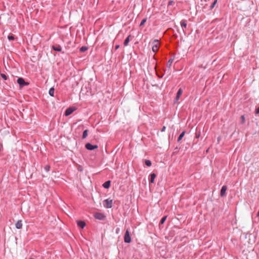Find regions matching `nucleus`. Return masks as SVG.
<instances>
[{
    "label": "nucleus",
    "mask_w": 259,
    "mask_h": 259,
    "mask_svg": "<svg viewBox=\"0 0 259 259\" xmlns=\"http://www.w3.org/2000/svg\"><path fill=\"white\" fill-rule=\"evenodd\" d=\"M85 148L88 150L92 151L97 149L98 146L97 145H92L90 143H87L85 145Z\"/></svg>",
    "instance_id": "423d86ee"
},
{
    "label": "nucleus",
    "mask_w": 259,
    "mask_h": 259,
    "mask_svg": "<svg viewBox=\"0 0 259 259\" xmlns=\"http://www.w3.org/2000/svg\"><path fill=\"white\" fill-rule=\"evenodd\" d=\"M180 24H181V27H182L183 28V32L185 33V30H184V28H186L187 27V21L186 20H182L181 22H180Z\"/></svg>",
    "instance_id": "4468645a"
},
{
    "label": "nucleus",
    "mask_w": 259,
    "mask_h": 259,
    "mask_svg": "<svg viewBox=\"0 0 259 259\" xmlns=\"http://www.w3.org/2000/svg\"><path fill=\"white\" fill-rule=\"evenodd\" d=\"M156 177V175L155 173H151L149 175V184L153 183L154 182V180Z\"/></svg>",
    "instance_id": "f8f14e48"
},
{
    "label": "nucleus",
    "mask_w": 259,
    "mask_h": 259,
    "mask_svg": "<svg viewBox=\"0 0 259 259\" xmlns=\"http://www.w3.org/2000/svg\"><path fill=\"white\" fill-rule=\"evenodd\" d=\"M1 76L3 79L6 80L8 79V76L4 73H1Z\"/></svg>",
    "instance_id": "bb28decb"
},
{
    "label": "nucleus",
    "mask_w": 259,
    "mask_h": 259,
    "mask_svg": "<svg viewBox=\"0 0 259 259\" xmlns=\"http://www.w3.org/2000/svg\"><path fill=\"white\" fill-rule=\"evenodd\" d=\"M44 168H45V170L46 171H47V172H48V171H49V170H50V165H46V166H45Z\"/></svg>",
    "instance_id": "c756f323"
},
{
    "label": "nucleus",
    "mask_w": 259,
    "mask_h": 259,
    "mask_svg": "<svg viewBox=\"0 0 259 259\" xmlns=\"http://www.w3.org/2000/svg\"><path fill=\"white\" fill-rule=\"evenodd\" d=\"M259 113V106L255 109V114H258Z\"/></svg>",
    "instance_id": "473e14b6"
},
{
    "label": "nucleus",
    "mask_w": 259,
    "mask_h": 259,
    "mask_svg": "<svg viewBox=\"0 0 259 259\" xmlns=\"http://www.w3.org/2000/svg\"><path fill=\"white\" fill-rule=\"evenodd\" d=\"M175 3L174 1H169L168 3V7L172 5Z\"/></svg>",
    "instance_id": "2f4dec72"
},
{
    "label": "nucleus",
    "mask_w": 259,
    "mask_h": 259,
    "mask_svg": "<svg viewBox=\"0 0 259 259\" xmlns=\"http://www.w3.org/2000/svg\"><path fill=\"white\" fill-rule=\"evenodd\" d=\"M94 216L96 219L101 221L104 220L106 218L105 215L101 212H96Z\"/></svg>",
    "instance_id": "20e7f679"
},
{
    "label": "nucleus",
    "mask_w": 259,
    "mask_h": 259,
    "mask_svg": "<svg viewBox=\"0 0 259 259\" xmlns=\"http://www.w3.org/2000/svg\"><path fill=\"white\" fill-rule=\"evenodd\" d=\"M165 129H166V127L165 126H163L161 130V132H164Z\"/></svg>",
    "instance_id": "f704fd0d"
},
{
    "label": "nucleus",
    "mask_w": 259,
    "mask_h": 259,
    "mask_svg": "<svg viewBox=\"0 0 259 259\" xmlns=\"http://www.w3.org/2000/svg\"><path fill=\"white\" fill-rule=\"evenodd\" d=\"M77 169L79 171H82L83 170V168L81 165H78Z\"/></svg>",
    "instance_id": "7c9ffc66"
},
{
    "label": "nucleus",
    "mask_w": 259,
    "mask_h": 259,
    "mask_svg": "<svg viewBox=\"0 0 259 259\" xmlns=\"http://www.w3.org/2000/svg\"><path fill=\"white\" fill-rule=\"evenodd\" d=\"M111 183V181H107L103 184V187L105 189H108L110 187Z\"/></svg>",
    "instance_id": "2eb2a0df"
},
{
    "label": "nucleus",
    "mask_w": 259,
    "mask_h": 259,
    "mask_svg": "<svg viewBox=\"0 0 259 259\" xmlns=\"http://www.w3.org/2000/svg\"><path fill=\"white\" fill-rule=\"evenodd\" d=\"M245 122V117L244 115H242L240 117V122L241 124H244Z\"/></svg>",
    "instance_id": "5701e85b"
},
{
    "label": "nucleus",
    "mask_w": 259,
    "mask_h": 259,
    "mask_svg": "<svg viewBox=\"0 0 259 259\" xmlns=\"http://www.w3.org/2000/svg\"><path fill=\"white\" fill-rule=\"evenodd\" d=\"M2 150H3V145L0 144V152L2 151Z\"/></svg>",
    "instance_id": "e433bc0d"
},
{
    "label": "nucleus",
    "mask_w": 259,
    "mask_h": 259,
    "mask_svg": "<svg viewBox=\"0 0 259 259\" xmlns=\"http://www.w3.org/2000/svg\"><path fill=\"white\" fill-rule=\"evenodd\" d=\"M175 149H179V148H178V147H176V148H175Z\"/></svg>",
    "instance_id": "4c0bfd02"
},
{
    "label": "nucleus",
    "mask_w": 259,
    "mask_h": 259,
    "mask_svg": "<svg viewBox=\"0 0 259 259\" xmlns=\"http://www.w3.org/2000/svg\"><path fill=\"white\" fill-rule=\"evenodd\" d=\"M154 69L155 70L156 75L160 78H162L164 75L163 72L160 69H158L156 65L155 66Z\"/></svg>",
    "instance_id": "1a4fd4ad"
},
{
    "label": "nucleus",
    "mask_w": 259,
    "mask_h": 259,
    "mask_svg": "<svg viewBox=\"0 0 259 259\" xmlns=\"http://www.w3.org/2000/svg\"><path fill=\"white\" fill-rule=\"evenodd\" d=\"M8 38L9 40H13L15 39V37H14V36L12 34L11 35H9L8 36Z\"/></svg>",
    "instance_id": "c85d7f7f"
},
{
    "label": "nucleus",
    "mask_w": 259,
    "mask_h": 259,
    "mask_svg": "<svg viewBox=\"0 0 259 259\" xmlns=\"http://www.w3.org/2000/svg\"><path fill=\"white\" fill-rule=\"evenodd\" d=\"M218 0H214L210 6V10H212L217 3Z\"/></svg>",
    "instance_id": "a878e982"
},
{
    "label": "nucleus",
    "mask_w": 259,
    "mask_h": 259,
    "mask_svg": "<svg viewBox=\"0 0 259 259\" xmlns=\"http://www.w3.org/2000/svg\"><path fill=\"white\" fill-rule=\"evenodd\" d=\"M152 51L154 53H157L160 47V43L158 39H154L152 44Z\"/></svg>",
    "instance_id": "f257e3e1"
},
{
    "label": "nucleus",
    "mask_w": 259,
    "mask_h": 259,
    "mask_svg": "<svg viewBox=\"0 0 259 259\" xmlns=\"http://www.w3.org/2000/svg\"><path fill=\"white\" fill-rule=\"evenodd\" d=\"M153 57H154V58L155 59H155V55H154V56H153Z\"/></svg>",
    "instance_id": "58836bf2"
},
{
    "label": "nucleus",
    "mask_w": 259,
    "mask_h": 259,
    "mask_svg": "<svg viewBox=\"0 0 259 259\" xmlns=\"http://www.w3.org/2000/svg\"><path fill=\"white\" fill-rule=\"evenodd\" d=\"M146 21H147V18H144V19H143L141 21V23H140V26H142L144 25L145 24V23H146Z\"/></svg>",
    "instance_id": "cd10ccee"
},
{
    "label": "nucleus",
    "mask_w": 259,
    "mask_h": 259,
    "mask_svg": "<svg viewBox=\"0 0 259 259\" xmlns=\"http://www.w3.org/2000/svg\"><path fill=\"white\" fill-rule=\"evenodd\" d=\"M124 241L126 243H130L131 242V237L128 230L126 231L124 234Z\"/></svg>",
    "instance_id": "39448f33"
},
{
    "label": "nucleus",
    "mask_w": 259,
    "mask_h": 259,
    "mask_svg": "<svg viewBox=\"0 0 259 259\" xmlns=\"http://www.w3.org/2000/svg\"><path fill=\"white\" fill-rule=\"evenodd\" d=\"M120 232V229L119 228H116L115 232L116 234H118Z\"/></svg>",
    "instance_id": "72a5a7b5"
},
{
    "label": "nucleus",
    "mask_w": 259,
    "mask_h": 259,
    "mask_svg": "<svg viewBox=\"0 0 259 259\" xmlns=\"http://www.w3.org/2000/svg\"><path fill=\"white\" fill-rule=\"evenodd\" d=\"M54 91L55 89L53 87L50 89L49 91V94L51 97H54Z\"/></svg>",
    "instance_id": "aec40b11"
},
{
    "label": "nucleus",
    "mask_w": 259,
    "mask_h": 259,
    "mask_svg": "<svg viewBox=\"0 0 259 259\" xmlns=\"http://www.w3.org/2000/svg\"><path fill=\"white\" fill-rule=\"evenodd\" d=\"M76 108L73 107H70L66 109L65 112V115L67 116L71 114L75 110Z\"/></svg>",
    "instance_id": "6e6552de"
},
{
    "label": "nucleus",
    "mask_w": 259,
    "mask_h": 259,
    "mask_svg": "<svg viewBox=\"0 0 259 259\" xmlns=\"http://www.w3.org/2000/svg\"><path fill=\"white\" fill-rule=\"evenodd\" d=\"M174 60V57L171 58L169 59V60L168 61V62L166 64L167 67L170 68L171 67V64L172 63Z\"/></svg>",
    "instance_id": "a211bd4d"
},
{
    "label": "nucleus",
    "mask_w": 259,
    "mask_h": 259,
    "mask_svg": "<svg viewBox=\"0 0 259 259\" xmlns=\"http://www.w3.org/2000/svg\"><path fill=\"white\" fill-rule=\"evenodd\" d=\"M77 225L79 227L83 229L86 226V223L83 221L79 220L77 221Z\"/></svg>",
    "instance_id": "ddd939ff"
},
{
    "label": "nucleus",
    "mask_w": 259,
    "mask_h": 259,
    "mask_svg": "<svg viewBox=\"0 0 259 259\" xmlns=\"http://www.w3.org/2000/svg\"><path fill=\"white\" fill-rule=\"evenodd\" d=\"M227 189V186L226 185H224L221 189L220 192V195L221 197H223L226 196V192Z\"/></svg>",
    "instance_id": "9b49d317"
},
{
    "label": "nucleus",
    "mask_w": 259,
    "mask_h": 259,
    "mask_svg": "<svg viewBox=\"0 0 259 259\" xmlns=\"http://www.w3.org/2000/svg\"><path fill=\"white\" fill-rule=\"evenodd\" d=\"M88 135V130H85L83 132V134H82V139H85L87 137Z\"/></svg>",
    "instance_id": "4be33fe9"
},
{
    "label": "nucleus",
    "mask_w": 259,
    "mask_h": 259,
    "mask_svg": "<svg viewBox=\"0 0 259 259\" xmlns=\"http://www.w3.org/2000/svg\"><path fill=\"white\" fill-rule=\"evenodd\" d=\"M29 259H34L33 258L30 257Z\"/></svg>",
    "instance_id": "ea45409f"
},
{
    "label": "nucleus",
    "mask_w": 259,
    "mask_h": 259,
    "mask_svg": "<svg viewBox=\"0 0 259 259\" xmlns=\"http://www.w3.org/2000/svg\"><path fill=\"white\" fill-rule=\"evenodd\" d=\"M119 47H120V46L119 45H115V50H117L119 48Z\"/></svg>",
    "instance_id": "c9c22d12"
},
{
    "label": "nucleus",
    "mask_w": 259,
    "mask_h": 259,
    "mask_svg": "<svg viewBox=\"0 0 259 259\" xmlns=\"http://www.w3.org/2000/svg\"><path fill=\"white\" fill-rule=\"evenodd\" d=\"M167 216L165 215V216L161 218V219L159 222V226H160L161 225H162L164 223L165 221H166V220L167 219Z\"/></svg>",
    "instance_id": "412c9836"
},
{
    "label": "nucleus",
    "mask_w": 259,
    "mask_h": 259,
    "mask_svg": "<svg viewBox=\"0 0 259 259\" xmlns=\"http://www.w3.org/2000/svg\"><path fill=\"white\" fill-rule=\"evenodd\" d=\"M104 206L106 208H111L112 207V200L105 199L103 202Z\"/></svg>",
    "instance_id": "7ed1b4c3"
},
{
    "label": "nucleus",
    "mask_w": 259,
    "mask_h": 259,
    "mask_svg": "<svg viewBox=\"0 0 259 259\" xmlns=\"http://www.w3.org/2000/svg\"><path fill=\"white\" fill-rule=\"evenodd\" d=\"M88 47H85V46H82L81 47L80 49H79V51L81 53H83V52H85L87 50H88Z\"/></svg>",
    "instance_id": "b1692460"
},
{
    "label": "nucleus",
    "mask_w": 259,
    "mask_h": 259,
    "mask_svg": "<svg viewBox=\"0 0 259 259\" xmlns=\"http://www.w3.org/2000/svg\"><path fill=\"white\" fill-rule=\"evenodd\" d=\"M145 164L147 166H151V165H152V163H151V161L150 160H145Z\"/></svg>",
    "instance_id": "393cba45"
},
{
    "label": "nucleus",
    "mask_w": 259,
    "mask_h": 259,
    "mask_svg": "<svg viewBox=\"0 0 259 259\" xmlns=\"http://www.w3.org/2000/svg\"><path fill=\"white\" fill-rule=\"evenodd\" d=\"M131 37V35H129L124 40V42H123V45L124 46H127L130 42V37Z\"/></svg>",
    "instance_id": "6ab92c4d"
},
{
    "label": "nucleus",
    "mask_w": 259,
    "mask_h": 259,
    "mask_svg": "<svg viewBox=\"0 0 259 259\" xmlns=\"http://www.w3.org/2000/svg\"><path fill=\"white\" fill-rule=\"evenodd\" d=\"M182 93L183 89L182 88H180L177 92L176 97L174 100V103H177L179 101Z\"/></svg>",
    "instance_id": "9d476101"
},
{
    "label": "nucleus",
    "mask_w": 259,
    "mask_h": 259,
    "mask_svg": "<svg viewBox=\"0 0 259 259\" xmlns=\"http://www.w3.org/2000/svg\"><path fill=\"white\" fill-rule=\"evenodd\" d=\"M16 228L17 229H20L22 227V222L21 220H19L15 224Z\"/></svg>",
    "instance_id": "dca6fc26"
},
{
    "label": "nucleus",
    "mask_w": 259,
    "mask_h": 259,
    "mask_svg": "<svg viewBox=\"0 0 259 259\" xmlns=\"http://www.w3.org/2000/svg\"><path fill=\"white\" fill-rule=\"evenodd\" d=\"M17 83L19 84L20 88H23L24 86L28 85L29 83L26 82L24 78L22 77H19L17 80Z\"/></svg>",
    "instance_id": "f03ea898"
},
{
    "label": "nucleus",
    "mask_w": 259,
    "mask_h": 259,
    "mask_svg": "<svg viewBox=\"0 0 259 259\" xmlns=\"http://www.w3.org/2000/svg\"><path fill=\"white\" fill-rule=\"evenodd\" d=\"M52 49L56 52H60L62 54H64V52H62V47L58 44H55L52 46Z\"/></svg>",
    "instance_id": "0eeeda50"
},
{
    "label": "nucleus",
    "mask_w": 259,
    "mask_h": 259,
    "mask_svg": "<svg viewBox=\"0 0 259 259\" xmlns=\"http://www.w3.org/2000/svg\"><path fill=\"white\" fill-rule=\"evenodd\" d=\"M185 133H186V132L184 131H183V132H182L180 135H179L178 139H177V142L178 143H180V141H181V140L183 139V138L184 137L185 135Z\"/></svg>",
    "instance_id": "f3484780"
}]
</instances>
